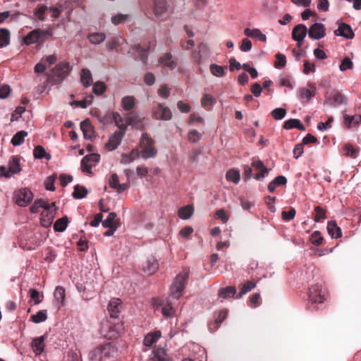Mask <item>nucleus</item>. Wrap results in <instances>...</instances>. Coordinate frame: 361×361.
I'll use <instances>...</instances> for the list:
<instances>
[{"label": "nucleus", "instance_id": "obj_3", "mask_svg": "<svg viewBox=\"0 0 361 361\" xmlns=\"http://www.w3.org/2000/svg\"><path fill=\"white\" fill-rule=\"evenodd\" d=\"M154 141L150 138L147 133H144L142 135L140 145L142 148L141 156L144 159L154 157L157 154V150L154 147Z\"/></svg>", "mask_w": 361, "mask_h": 361}, {"label": "nucleus", "instance_id": "obj_40", "mask_svg": "<svg viewBox=\"0 0 361 361\" xmlns=\"http://www.w3.org/2000/svg\"><path fill=\"white\" fill-rule=\"evenodd\" d=\"M236 293L235 286H227L219 290L218 295L221 298H227L233 296Z\"/></svg>", "mask_w": 361, "mask_h": 361}, {"label": "nucleus", "instance_id": "obj_48", "mask_svg": "<svg viewBox=\"0 0 361 361\" xmlns=\"http://www.w3.org/2000/svg\"><path fill=\"white\" fill-rule=\"evenodd\" d=\"M47 319V314L46 310L39 311L31 317V321L35 324L43 322L46 321Z\"/></svg>", "mask_w": 361, "mask_h": 361}, {"label": "nucleus", "instance_id": "obj_12", "mask_svg": "<svg viewBox=\"0 0 361 361\" xmlns=\"http://www.w3.org/2000/svg\"><path fill=\"white\" fill-rule=\"evenodd\" d=\"M154 117L156 119L169 121L172 118V112L169 107L164 106L161 104H158L154 112Z\"/></svg>", "mask_w": 361, "mask_h": 361}, {"label": "nucleus", "instance_id": "obj_60", "mask_svg": "<svg viewBox=\"0 0 361 361\" xmlns=\"http://www.w3.org/2000/svg\"><path fill=\"white\" fill-rule=\"evenodd\" d=\"M48 11V6H42L38 9L35 10L34 14L38 18V19L41 21L45 20V13Z\"/></svg>", "mask_w": 361, "mask_h": 361}, {"label": "nucleus", "instance_id": "obj_51", "mask_svg": "<svg viewBox=\"0 0 361 361\" xmlns=\"http://www.w3.org/2000/svg\"><path fill=\"white\" fill-rule=\"evenodd\" d=\"M54 296L58 302L63 304L65 298V289L61 286H57L54 290Z\"/></svg>", "mask_w": 361, "mask_h": 361}, {"label": "nucleus", "instance_id": "obj_62", "mask_svg": "<svg viewBox=\"0 0 361 361\" xmlns=\"http://www.w3.org/2000/svg\"><path fill=\"white\" fill-rule=\"evenodd\" d=\"M202 51H200L199 52L193 51L192 54V57L194 59L195 61L198 63L201 64L204 62L205 59L209 57V54H205L204 56L201 54Z\"/></svg>", "mask_w": 361, "mask_h": 361}, {"label": "nucleus", "instance_id": "obj_9", "mask_svg": "<svg viewBox=\"0 0 361 361\" xmlns=\"http://www.w3.org/2000/svg\"><path fill=\"white\" fill-rule=\"evenodd\" d=\"M326 30L324 25L320 23H315L307 30L308 36L314 39H320L325 37Z\"/></svg>", "mask_w": 361, "mask_h": 361}, {"label": "nucleus", "instance_id": "obj_26", "mask_svg": "<svg viewBox=\"0 0 361 361\" xmlns=\"http://www.w3.org/2000/svg\"><path fill=\"white\" fill-rule=\"evenodd\" d=\"M140 156V152L137 149H133L129 154H123L120 159V163L124 165L132 163Z\"/></svg>", "mask_w": 361, "mask_h": 361}, {"label": "nucleus", "instance_id": "obj_27", "mask_svg": "<svg viewBox=\"0 0 361 361\" xmlns=\"http://www.w3.org/2000/svg\"><path fill=\"white\" fill-rule=\"evenodd\" d=\"M327 231L328 233L332 238H338L341 237V230L340 227H338L335 221H330L327 224Z\"/></svg>", "mask_w": 361, "mask_h": 361}, {"label": "nucleus", "instance_id": "obj_42", "mask_svg": "<svg viewBox=\"0 0 361 361\" xmlns=\"http://www.w3.org/2000/svg\"><path fill=\"white\" fill-rule=\"evenodd\" d=\"M193 212V207L191 205H187L178 210V216L182 219H188L191 217Z\"/></svg>", "mask_w": 361, "mask_h": 361}, {"label": "nucleus", "instance_id": "obj_57", "mask_svg": "<svg viewBox=\"0 0 361 361\" xmlns=\"http://www.w3.org/2000/svg\"><path fill=\"white\" fill-rule=\"evenodd\" d=\"M276 60L274 62V66L276 68H280L284 67L286 64V56L283 54L278 53L276 55Z\"/></svg>", "mask_w": 361, "mask_h": 361}, {"label": "nucleus", "instance_id": "obj_6", "mask_svg": "<svg viewBox=\"0 0 361 361\" xmlns=\"http://www.w3.org/2000/svg\"><path fill=\"white\" fill-rule=\"evenodd\" d=\"M33 198L32 192L27 188H22L14 194L16 203L20 207L27 206Z\"/></svg>", "mask_w": 361, "mask_h": 361}, {"label": "nucleus", "instance_id": "obj_16", "mask_svg": "<svg viewBox=\"0 0 361 361\" xmlns=\"http://www.w3.org/2000/svg\"><path fill=\"white\" fill-rule=\"evenodd\" d=\"M310 89L302 87L299 90V99L305 102H309L316 94V87L314 84H309Z\"/></svg>", "mask_w": 361, "mask_h": 361}, {"label": "nucleus", "instance_id": "obj_20", "mask_svg": "<svg viewBox=\"0 0 361 361\" xmlns=\"http://www.w3.org/2000/svg\"><path fill=\"white\" fill-rule=\"evenodd\" d=\"M116 216L115 212L109 213L106 219L102 221V226L104 228L117 230L119 226V222L116 219Z\"/></svg>", "mask_w": 361, "mask_h": 361}, {"label": "nucleus", "instance_id": "obj_23", "mask_svg": "<svg viewBox=\"0 0 361 361\" xmlns=\"http://www.w3.org/2000/svg\"><path fill=\"white\" fill-rule=\"evenodd\" d=\"M113 118L116 126L122 130H125L129 124L133 123L132 118H123L118 113L113 114Z\"/></svg>", "mask_w": 361, "mask_h": 361}, {"label": "nucleus", "instance_id": "obj_61", "mask_svg": "<svg viewBox=\"0 0 361 361\" xmlns=\"http://www.w3.org/2000/svg\"><path fill=\"white\" fill-rule=\"evenodd\" d=\"M295 214V209L294 208H291L288 211H283L281 213V217L284 221H288L294 219Z\"/></svg>", "mask_w": 361, "mask_h": 361}, {"label": "nucleus", "instance_id": "obj_37", "mask_svg": "<svg viewBox=\"0 0 361 361\" xmlns=\"http://www.w3.org/2000/svg\"><path fill=\"white\" fill-rule=\"evenodd\" d=\"M126 40L121 37H118L111 39H109L106 43V47L108 50L117 49L118 47L125 43Z\"/></svg>", "mask_w": 361, "mask_h": 361}, {"label": "nucleus", "instance_id": "obj_52", "mask_svg": "<svg viewBox=\"0 0 361 361\" xmlns=\"http://www.w3.org/2000/svg\"><path fill=\"white\" fill-rule=\"evenodd\" d=\"M48 202H47L44 200H38L35 201L34 204L30 207V211L32 213H37L39 212V208L44 209L45 207H47Z\"/></svg>", "mask_w": 361, "mask_h": 361}, {"label": "nucleus", "instance_id": "obj_44", "mask_svg": "<svg viewBox=\"0 0 361 361\" xmlns=\"http://www.w3.org/2000/svg\"><path fill=\"white\" fill-rule=\"evenodd\" d=\"M10 43V32L8 29H0V47H4Z\"/></svg>", "mask_w": 361, "mask_h": 361}, {"label": "nucleus", "instance_id": "obj_14", "mask_svg": "<svg viewBox=\"0 0 361 361\" xmlns=\"http://www.w3.org/2000/svg\"><path fill=\"white\" fill-rule=\"evenodd\" d=\"M71 68L69 63L62 62L57 64L53 70L54 75L60 80H63L69 73Z\"/></svg>", "mask_w": 361, "mask_h": 361}, {"label": "nucleus", "instance_id": "obj_56", "mask_svg": "<svg viewBox=\"0 0 361 361\" xmlns=\"http://www.w3.org/2000/svg\"><path fill=\"white\" fill-rule=\"evenodd\" d=\"M271 115L276 120H281L286 115V110L283 108H276L271 111Z\"/></svg>", "mask_w": 361, "mask_h": 361}, {"label": "nucleus", "instance_id": "obj_2", "mask_svg": "<svg viewBox=\"0 0 361 361\" xmlns=\"http://www.w3.org/2000/svg\"><path fill=\"white\" fill-rule=\"evenodd\" d=\"M116 353L114 346L107 343L92 350L89 354V357L92 361H104L106 358L114 356Z\"/></svg>", "mask_w": 361, "mask_h": 361}, {"label": "nucleus", "instance_id": "obj_24", "mask_svg": "<svg viewBox=\"0 0 361 361\" xmlns=\"http://www.w3.org/2000/svg\"><path fill=\"white\" fill-rule=\"evenodd\" d=\"M121 305V300L118 298H113L110 300L108 305V311L110 314V316L112 318H118L120 310L119 306Z\"/></svg>", "mask_w": 361, "mask_h": 361}, {"label": "nucleus", "instance_id": "obj_46", "mask_svg": "<svg viewBox=\"0 0 361 361\" xmlns=\"http://www.w3.org/2000/svg\"><path fill=\"white\" fill-rule=\"evenodd\" d=\"M345 123L348 127H351L352 126L357 125L361 121V115L355 114L353 116H344Z\"/></svg>", "mask_w": 361, "mask_h": 361}, {"label": "nucleus", "instance_id": "obj_49", "mask_svg": "<svg viewBox=\"0 0 361 361\" xmlns=\"http://www.w3.org/2000/svg\"><path fill=\"white\" fill-rule=\"evenodd\" d=\"M87 193V190L85 187L77 185L74 188L73 195L75 199H82L86 196Z\"/></svg>", "mask_w": 361, "mask_h": 361}, {"label": "nucleus", "instance_id": "obj_41", "mask_svg": "<svg viewBox=\"0 0 361 361\" xmlns=\"http://www.w3.org/2000/svg\"><path fill=\"white\" fill-rule=\"evenodd\" d=\"M27 135V133L25 130H20L16 133L11 139V143L13 146H19L23 143L25 137Z\"/></svg>", "mask_w": 361, "mask_h": 361}, {"label": "nucleus", "instance_id": "obj_25", "mask_svg": "<svg viewBox=\"0 0 361 361\" xmlns=\"http://www.w3.org/2000/svg\"><path fill=\"white\" fill-rule=\"evenodd\" d=\"M244 34L248 37L257 39L261 42H265L267 41V37L263 34L259 29L257 28H245L244 30Z\"/></svg>", "mask_w": 361, "mask_h": 361}, {"label": "nucleus", "instance_id": "obj_8", "mask_svg": "<svg viewBox=\"0 0 361 361\" xmlns=\"http://www.w3.org/2000/svg\"><path fill=\"white\" fill-rule=\"evenodd\" d=\"M307 32V27L303 24H298L293 29L292 38L297 42L298 47H301Z\"/></svg>", "mask_w": 361, "mask_h": 361}, {"label": "nucleus", "instance_id": "obj_53", "mask_svg": "<svg viewBox=\"0 0 361 361\" xmlns=\"http://www.w3.org/2000/svg\"><path fill=\"white\" fill-rule=\"evenodd\" d=\"M106 89V85L103 82H96L93 85L92 91L96 95L102 94Z\"/></svg>", "mask_w": 361, "mask_h": 361}, {"label": "nucleus", "instance_id": "obj_32", "mask_svg": "<svg viewBox=\"0 0 361 361\" xmlns=\"http://www.w3.org/2000/svg\"><path fill=\"white\" fill-rule=\"evenodd\" d=\"M153 8L157 17L161 16L166 11V2L164 0H154Z\"/></svg>", "mask_w": 361, "mask_h": 361}, {"label": "nucleus", "instance_id": "obj_38", "mask_svg": "<svg viewBox=\"0 0 361 361\" xmlns=\"http://www.w3.org/2000/svg\"><path fill=\"white\" fill-rule=\"evenodd\" d=\"M106 35L102 32H93L87 35L89 42L92 44H99L104 41Z\"/></svg>", "mask_w": 361, "mask_h": 361}, {"label": "nucleus", "instance_id": "obj_13", "mask_svg": "<svg viewBox=\"0 0 361 361\" xmlns=\"http://www.w3.org/2000/svg\"><path fill=\"white\" fill-rule=\"evenodd\" d=\"M159 268V264L153 256L148 257L142 264L144 272L149 275L154 274Z\"/></svg>", "mask_w": 361, "mask_h": 361}, {"label": "nucleus", "instance_id": "obj_39", "mask_svg": "<svg viewBox=\"0 0 361 361\" xmlns=\"http://www.w3.org/2000/svg\"><path fill=\"white\" fill-rule=\"evenodd\" d=\"M149 47H143L140 44L135 45L132 51L133 52H136L139 54L140 60L145 63H146L147 59V51L149 50Z\"/></svg>", "mask_w": 361, "mask_h": 361}, {"label": "nucleus", "instance_id": "obj_15", "mask_svg": "<svg viewBox=\"0 0 361 361\" xmlns=\"http://www.w3.org/2000/svg\"><path fill=\"white\" fill-rule=\"evenodd\" d=\"M124 136V133L116 131L110 137L107 143L106 144V148L109 151L116 149L121 144L122 139Z\"/></svg>", "mask_w": 361, "mask_h": 361}, {"label": "nucleus", "instance_id": "obj_43", "mask_svg": "<svg viewBox=\"0 0 361 361\" xmlns=\"http://www.w3.org/2000/svg\"><path fill=\"white\" fill-rule=\"evenodd\" d=\"M81 82L85 87H90L92 83L91 72L87 69H82L81 71Z\"/></svg>", "mask_w": 361, "mask_h": 361}, {"label": "nucleus", "instance_id": "obj_54", "mask_svg": "<svg viewBox=\"0 0 361 361\" xmlns=\"http://www.w3.org/2000/svg\"><path fill=\"white\" fill-rule=\"evenodd\" d=\"M128 18V15L118 13L116 15L111 16V21L114 25H117L121 23H125L127 20Z\"/></svg>", "mask_w": 361, "mask_h": 361}, {"label": "nucleus", "instance_id": "obj_35", "mask_svg": "<svg viewBox=\"0 0 361 361\" xmlns=\"http://www.w3.org/2000/svg\"><path fill=\"white\" fill-rule=\"evenodd\" d=\"M226 179L234 184H238L240 179V171L234 169H229L226 173Z\"/></svg>", "mask_w": 361, "mask_h": 361}, {"label": "nucleus", "instance_id": "obj_11", "mask_svg": "<svg viewBox=\"0 0 361 361\" xmlns=\"http://www.w3.org/2000/svg\"><path fill=\"white\" fill-rule=\"evenodd\" d=\"M49 32L48 30H41L39 29H35L30 32H29L24 37V42L26 44H31L37 42L40 38L45 37L49 35Z\"/></svg>", "mask_w": 361, "mask_h": 361}, {"label": "nucleus", "instance_id": "obj_33", "mask_svg": "<svg viewBox=\"0 0 361 361\" xmlns=\"http://www.w3.org/2000/svg\"><path fill=\"white\" fill-rule=\"evenodd\" d=\"M227 66H219L215 63H212L210 65V71L211 73L216 77H223L226 75Z\"/></svg>", "mask_w": 361, "mask_h": 361}, {"label": "nucleus", "instance_id": "obj_18", "mask_svg": "<svg viewBox=\"0 0 361 361\" xmlns=\"http://www.w3.org/2000/svg\"><path fill=\"white\" fill-rule=\"evenodd\" d=\"M334 33L337 36H341L346 39H353L354 37L351 27L345 23L339 25L338 29L334 31Z\"/></svg>", "mask_w": 361, "mask_h": 361}, {"label": "nucleus", "instance_id": "obj_17", "mask_svg": "<svg viewBox=\"0 0 361 361\" xmlns=\"http://www.w3.org/2000/svg\"><path fill=\"white\" fill-rule=\"evenodd\" d=\"M109 186L115 189L116 192L120 194L125 191L128 188L127 183H119L118 176L116 173H113L109 179Z\"/></svg>", "mask_w": 361, "mask_h": 361}, {"label": "nucleus", "instance_id": "obj_50", "mask_svg": "<svg viewBox=\"0 0 361 361\" xmlns=\"http://www.w3.org/2000/svg\"><path fill=\"white\" fill-rule=\"evenodd\" d=\"M67 218L63 217L56 220L54 225V228L56 231L63 232L67 227Z\"/></svg>", "mask_w": 361, "mask_h": 361}, {"label": "nucleus", "instance_id": "obj_31", "mask_svg": "<svg viewBox=\"0 0 361 361\" xmlns=\"http://www.w3.org/2000/svg\"><path fill=\"white\" fill-rule=\"evenodd\" d=\"M343 151L345 156L352 159H356L359 154L360 149L358 147H355L350 143H347L343 146Z\"/></svg>", "mask_w": 361, "mask_h": 361}, {"label": "nucleus", "instance_id": "obj_34", "mask_svg": "<svg viewBox=\"0 0 361 361\" xmlns=\"http://www.w3.org/2000/svg\"><path fill=\"white\" fill-rule=\"evenodd\" d=\"M8 169L11 174H16L20 171V159L17 157H12L8 161Z\"/></svg>", "mask_w": 361, "mask_h": 361}, {"label": "nucleus", "instance_id": "obj_58", "mask_svg": "<svg viewBox=\"0 0 361 361\" xmlns=\"http://www.w3.org/2000/svg\"><path fill=\"white\" fill-rule=\"evenodd\" d=\"M353 67V63L350 58L345 57L341 61V63L339 66V69L341 71H345L347 70L352 69Z\"/></svg>", "mask_w": 361, "mask_h": 361}, {"label": "nucleus", "instance_id": "obj_29", "mask_svg": "<svg viewBox=\"0 0 361 361\" xmlns=\"http://www.w3.org/2000/svg\"><path fill=\"white\" fill-rule=\"evenodd\" d=\"M44 336H40L35 338L32 341V348L35 355H39L43 351L44 348Z\"/></svg>", "mask_w": 361, "mask_h": 361}, {"label": "nucleus", "instance_id": "obj_19", "mask_svg": "<svg viewBox=\"0 0 361 361\" xmlns=\"http://www.w3.org/2000/svg\"><path fill=\"white\" fill-rule=\"evenodd\" d=\"M80 129L83 133L85 139L91 140L94 137V131L93 127L88 119L80 123Z\"/></svg>", "mask_w": 361, "mask_h": 361}, {"label": "nucleus", "instance_id": "obj_10", "mask_svg": "<svg viewBox=\"0 0 361 361\" xmlns=\"http://www.w3.org/2000/svg\"><path fill=\"white\" fill-rule=\"evenodd\" d=\"M347 101L348 99L344 94L339 92H336L332 96L326 94L325 102L331 106L336 107L342 104H345Z\"/></svg>", "mask_w": 361, "mask_h": 361}, {"label": "nucleus", "instance_id": "obj_30", "mask_svg": "<svg viewBox=\"0 0 361 361\" xmlns=\"http://www.w3.org/2000/svg\"><path fill=\"white\" fill-rule=\"evenodd\" d=\"M161 336V333L160 331H155L147 334L143 341L144 345L147 347H150L160 338Z\"/></svg>", "mask_w": 361, "mask_h": 361}, {"label": "nucleus", "instance_id": "obj_55", "mask_svg": "<svg viewBox=\"0 0 361 361\" xmlns=\"http://www.w3.org/2000/svg\"><path fill=\"white\" fill-rule=\"evenodd\" d=\"M314 212H315V215H314V220L315 222H319L322 219H325L326 218V210L322 209L321 207H319V206L316 207L314 208Z\"/></svg>", "mask_w": 361, "mask_h": 361}, {"label": "nucleus", "instance_id": "obj_63", "mask_svg": "<svg viewBox=\"0 0 361 361\" xmlns=\"http://www.w3.org/2000/svg\"><path fill=\"white\" fill-rule=\"evenodd\" d=\"M279 84L282 87L293 89V82L290 76H283L280 78Z\"/></svg>", "mask_w": 361, "mask_h": 361}, {"label": "nucleus", "instance_id": "obj_28", "mask_svg": "<svg viewBox=\"0 0 361 361\" xmlns=\"http://www.w3.org/2000/svg\"><path fill=\"white\" fill-rule=\"evenodd\" d=\"M216 103V99L210 94H204L201 99L202 106L207 111L212 110Z\"/></svg>", "mask_w": 361, "mask_h": 361}, {"label": "nucleus", "instance_id": "obj_1", "mask_svg": "<svg viewBox=\"0 0 361 361\" xmlns=\"http://www.w3.org/2000/svg\"><path fill=\"white\" fill-rule=\"evenodd\" d=\"M188 277V271L186 269H183L176 276L170 288V296L172 298L178 299L181 297L186 285Z\"/></svg>", "mask_w": 361, "mask_h": 361}, {"label": "nucleus", "instance_id": "obj_47", "mask_svg": "<svg viewBox=\"0 0 361 361\" xmlns=\"http://www.w3.org/2000/svg\"><path fill=\"white\" fill-rule=\"evenodd\" d=\"M255 283L251 281H247L240 286V290L238 298H241L243 295L246 294L249 291L252 290L255 287Z\"/></svg>", "mask_w": 361, "mask_h": 361}, {"label": "nucleus", "instance_id": "obj_21", "mask_svg": "<svg viewBox=\"0 0 361 361\" xmlns=\"http://www.w3.org/2000/svg\"><path fill=\"white\" fill-rule=\"evenodd\" d=\"M152 361H169V356L163 348H154L151 355Z\"/></svg>", "mask_w": 361, "mask_h": 361}, {"label": "nucleus", "instance_id": "obj_7", "mask_svg": "<svg viewBox=\"0 0 361 361\" xmlns=\"http://www.w3.org/2000/svg\"><path fill=\"white\" fill-rule=\"evenodd\" d=\"M309 298L312 303H322L325 300V294L319 284L312 285L308 293Z\"/></svg>", "mask_w": 361, "mask_h": 361}, {"label": "nucleus", "instance_id": "obj_22", "mask_svg": "<svg viewBox=\"0 0 361 361\" xmlns=\"http://www.w3.org/2000/svg\"><path fill=\"white\" fill-rule=\"evenodd\" d=\"M159 63L163 66L169 68L173 71L176 68L177 63L173 59V56L170 53H167L159 59Z\"/></svg>", "mask_w": 361, "mask_h": 361}, {"label": "nucleus", "instance_id": "obj_45", "mask_svg": "<svg viewBox=\"0 0 361 361\" xmlns=\"http://www.w3.org/2000/svg\"><path fill=\"white\" fill-rule=\"evenodd\" d=\"M33 154L35 159H40L42 158H46L48 160L51 159V155L47 154L44 147L41 145H37L35 147Z\"/></svg>", "mask_w": 361, "mask_h": 361}, {"label": "nucleus", "instance_id": "obj_5", "mask_svg": "<svg viewBox=\"0 0 361 361\" xmlns=\"http://www.w3.org/2000/svg\"><path fill=\"white\" fill-rule=\"evenodd\" d=\"M100 156L98 154H90L83 157L81 161V169L82 172L91 174L92 169L99 161Z\"/></svg>", "mask_w": 361, "mask_h": 361}, {"label": "nucleus", "instance_id": "obj_59", "mask_svg": "<svg viewBox=\"0 0 361 361\" xmlns=\"http://www.w3.org/2000/svg\"><path fill=\"white\" fill-rule=\"evenodd\" d=\"M310 240L312 244L318 246L322 243L323 238L321 236L319 231H315L312 233Z\"/></svg>", "mask_w": 361, "mask_h": 361}, {"label": "nucleus", "instance_id": "obj_64", "mask_svg": "<svg viewBox=\"0 0 361 361\" xmlns=\"http://www.w3.org/2000/svg\"><path fill=\"white\" fill-rule=\"evenodd\" d=\"M252 166L255 170H258L259 171L260 170H262V172L264 173H269V169L264 166L263 162L262 161H260V160L254 161L252 163Z\"/></svg>", "mask_w": 361, "mask_h": 361}, {"label": "nucleus", "instance_id": "obj_4", "mask_svg": "<svg viewBox=\"0 0 361 361\" xmlns=\"http://www.w3.org/2000/svg\"><path fill=\"white\" fill-rule=\"evenodd\" d=\"M56 208L55 203H48L47 207L43 209L41 213L40 223L41 225L44 228H49L53 223L55 218Z\"/></svg>", "mask_w": 361, "mask_h": 361}, {"label": "nucleus", "instance_id": "obj_36", "mask_svg": "<svg viewBox=\"0 0 361 361\" xmlns=\"http://www.w3.org/2000/svg\"><path fill=\"white\" fill-rule=\"evenodd\" d=\"M121 106L125 111H130L135 106V99L133 96H126L122 98Z\"/></svg>", "mask_w": 361, "mask_h": 361}]
</instances>
